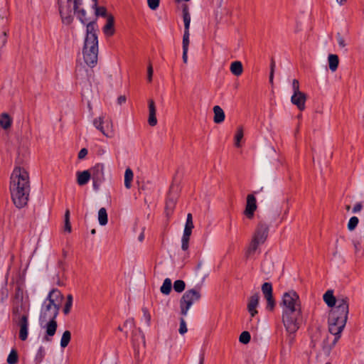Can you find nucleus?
Listing matches in <instances>:
<instances>
[{"mask_svg": "<svg viewBox=\"0 0 364 364\" xmlns=\"http://www.w3.org/2000/svg\"><path fill=\"white\" fill-rule=\"evenodd\" d=\"M282 304L284 325L289 333H294L299 328L302 320L299 295L294 291L284 293Z\"/></svg>", "mask_w": 364, "mask_h": 364, "instance_id": "1", "label": "nucleus"}, {"mask_svg": "<svg viewBox=\"0 0 364 364\" xmlns=\"http://www.w3.org/2000/svg\"><path fill=\"white\" fill-rule=\"evenodd\" d=\"M10 191L11 199L18 208L27 205L30 193L28 173L23 168L16 167L11 176Z\"/></svg>", "mask_w": 364, "mask_h": 364, "instance_id": "2", "label": "nucleus"}, {"mask_svg": "<svg viewBox=\"0 0 364 364\" xmlns=\"http://www.w3.org/2000/svg\"><path fill=\"white\" fill-rule=\"evenodd\" d=\"M95 21L87 23L86 36L82 49L85 63L90 67H94L97 62L98 39Z\"/></svg>", "mask_w": 364, "mask_h": 364, "instance_id": "3", "label": "nucleus"}, {"mask_svg": "<svg viewBox=\"0 0 364 364\" xmlns=\"http://www.w3.org/2000/svg\"><path fill=\"white\" fill-rule=\"evenodd\" d=\"M323 299L328 306L332 307L330 313L349 312V298L348 296L339 295L336 297L333 290H328L323 294Z\"/></svg>", "mask_w": 364, "mask_h": 364, "instance_id": "4", "label": "nucleus"}, {"mask_svg": "<svg viewBox=\"0 0 364 364\" xmlns=\"http://www.w3.org/2000/svg\"><path fill=\"white\" fill-rule=\"evenodd\" d=\"M349 312L346 313H329L328 316V331L333 335V344L335 345L341 337V332L346 326Z\"/></svg>", "mask_w": 364, "mask_h": 364, "instance_id": "5", "label": "nucleus"}, {"mask_svg": "<svg viewBox=\"0 0 364 364\" xmlns=\"http://www.w3.org/2000/svg\"><path fill=\"white\" fill-rule=\"evenodd\" d=\"M269 232V227L263 222H259L256 228L252 241L247 250V256L251 257L255 255L258 247L263 244L267 240Z\"/></svg>", "mask_w": 364, "mask_h": 364, "instance_id": "6", "label": "nucleus"}, {"mask_svg": "<svg viewBox=\"0 0 364 364\" xmlns=\"http://www.w3.org/2000/svg\"><path fill=\"white\" fill-rule=\"evenodd\" d=\"M201 297L200 288L196 287L187 290L180 300L181 314L186 316L191 306L200 300Z\"/></svg>", "mask_w": 364, "mask_h": 364, "instance_id": "7", "label": "nucleus"}, {"mask_svg": "<svg viewBox=\"0 0 364 364\" xmlns=\"http://www.w3.org/2000/svg\"><path fill=\"white\" fill-rule=\"evenodd\" d=\"M13 314L14 317L13 321L16 323L19 327V338L21 341H26L28 338V314H25L22 316L19 315V309L18 307L14 308Z\"/></svg>", "mask_w": 364, "mask_h": 364, "instance_id": "8", "label": "nucleus"}, {"mask_svg": "<svg viewBox=\"0 0 364 364\" xmlns=\"http://www.w3.org/2000/svg\"><path fill=\"white\" fill-rule=\"evenodd\" d=\"M59 310L60 306L48 303L47 301H44L42 305L39 316L40 324L42 325L45 321L48 320L56 319L59 314Z\"/></svg>", "mask_w": 364, "mask_h": 364, "instance_id": "9", "label": "nucleus"}, {"mask_svg": "<svg viewBox=\"0 0 364 364\" xmlns=\"http://www.w3.org/2000/svg\"><path fill=\"white\" fill-rule=\"evenodd\" d=\"M132 344L136 356L145 348V336L140 328L132 333Z\"/></svg>", "mask_w": 364, "mask_h": 364, "instance_id": "10", "label": "nucleus"}, {"mask_svg": "<svg viewBox=\"0 0 364 364\" xmlns=\"http://www.w3.org/2000/svg\"><path fill=\"white\" fill-rule=\"evenodd\" d=\"M89 171L92 173L91 178L93 181V186L97 189L104 180V165L97 164Z\"/></svg>", "mask_w": 364, "mask_h": 364, "instance_id": "11", "label": "nucleus"}, {"mask_svg": "<svg viewBox=\"0 0 364 364\" xmlns=\"http://www.w3.org/2000/svg\"><path fill=\"white\" fill-rule=\"evenodd\" d=\"M262 291L267 299V309L272 311L275 306V301L272 296V285L270 282H264L262 286Z\"/></svg>", "mask_w": 364, "mask_h": 364, "instance_id": "12", "label": "nucleus"}, {"mask_svg": "<svg viewBox=\"0 0 364 364\" xmlns=\"http://www.w3.org/2000/svg\"><path fill=\"white\" fill-rule=\"evenodd\" d=\"M44 323V325L43 323L41 325L43 328L46 329V336L44 337V340L46 341H50L51 338L55 334L57 331L58 323L56 319L48 320Z\"/></svg>", "mask_w": 364, "mask_h": 364, "instance_id": "13", "label": "nucleus"}, {"mask_svg": "<svg viewBox=\"0 0 364 364\" xmlns=\"http://www.w3.org/2000/svg\"><path fill=\"white\" fill-rule=\"evenodd\" d=\"M68 3L72 2V0H67ZM59 13L61 16V19L63 23L70 24L73 21V16L71 15V9L70 6L64 7L60 4V0H58Z\"/></svg>", "mask_w": 364, "mask_h": 364, "instance_id": "14", "label": "nucleus"}, {"mask_svg": "<svg viewBox=\"0 0 364 364\" xmlns=\"http://www.w3.org/2000/svg\"><path fill=\"white\" fill-rule=\"evenodd\" d=\"M257 209L256 198L252 194H249L247 196V203L245 210V215L251 219L254 216L255 211Z\"/></svg>", "mask_w": 364, "mask_h": 364, "instance_id": "15", "label": "nucleus"}, {"mask_svg": "<svg viewBox=\"0 0 364 364\" xmlns=\"http://www.w3.org/2000/svg\"><path fill=\"white\" fill-rule=\"evenodd\" d=\"M306 100V95L302 92H294L291 97V103L296 105L297 108L301 111H303L305 109Z\"/></svg>", "mask_w": 364, "mask_h": 364, "instance_id": "16", "label": "nucleus"}, {"mask_svg": "<svg viewBox=\"0 0 364 364\" xmlns=\"http://www.w3.org/2000/svg\"><path fill=\"white\" fill-rule=\"evenodd\" d=\"M62 299L63 294L61 292L56 289H53L49 292L45 301L60 306Z\"/></svg>", "mask_w": 364, "mask_h": 364, "instance_id": "17", "label": "nucleus"}, {"mask_svg": "<svg viewBox=\"0 0 364 364\" xmlns=\"http://www.w3.org/2000/svg\"><path fill=\"white\" fill-rule=\"evenodd\" d=\"M259 294L255 293L253 295H252L249 299L247 309L249 313L250 314L251 317H254L257 314L256 308L259 304Z\"/></svg>", "mask_w": 364, "mask_h": 364, "instance_id": "18", "label": "nucleus"}, {"mask_svg": "<svg viewBox=\"0 0 364 364\" xmlns=\"http://www.w3.org/2000/svg\"><path fill=\"white\" fill-rule=\"evenodd\" d=\"M6 24H7V19L4 17L0 16V48L4 47L7 42Z\"/></svg>", "mask_w": 364, "mask_h": 364, "instance_id": "19", "label": "nucleus"}, {"mask_svg": "<svg viewBox=\"0 0 364 364\" xmlns=\"http://www.w3.org/2000/svg\"><path fill=\"white\" fill-rule=\"evenodd\" d=\"M149 119L148 123L150 126L154 127L157 124V119L156 117V105L153 100H149Z\"/></svg>", "mask_w": 364, "mask_h": 364, "instance_id": "20", "label": "nucleus"}, {"mask_svg": "<svg viewBox=\"0 0 364 364\" xmlns=\"http://www.w3.org/2000/svg\"><path fill=\"white\" fill-rule=\"evenodd\" d=\"M114 18L112 15H108L107 23L103 27V32L107 36H112L114 33Z\"/></svg>", "mask_w": 364, "mask_h": 364, "instance_id": "21", "label": "nucleus"}, {"mask_svg": "<svg viewBox=\"0 0 364 364\" xmlns=\"http://www.w3.org/2000/svg\"><path fill=\"white\" fill-rule=\"evenodd\" d=\"M77 182L79 186H84L88 183L91 178L92 173L89 170L77 172Z\"/></svg>", "mask_w": 364, "mask_h": 364, "instance_id": "22", "label": "nucleus"}, {"mask_svg": "<svg viewBox=\"0 0 364 364\" xmlns=\"http://www.w3.org/2000/svg\"><path fill=\"white\" fill-rule=\"evenodd\" d=\"M213 121L216 124H220L225 120V112L223 109L219 105H215L213 107Z\"/></svg>", "mask_w": 364, "mask_h": 364, "instance_id": "23", "label": "nucleus"}, {"mask_svg": "<svg viewBox=\"0 0 364 364\" xmlns=\"http://www.w3.org/2000/svg\"><path fill=\"white\" fill-rule=\"evenodd\" d=\"M104 124H105V120H104V117L103 116H101V117H100L98 118H96L93 121L94 126L98 130H100L105 136H106L107 137L112 136V132H107L105 129V127L103 126Z\"/></svg>", "mask_w": 364, "mask_h": 364, "instance_id": "24", "label": "nucleus"}, {"mask_svg": "<svg viewBox=\"0 0 364 364\" xmlns=\"http://www.w3.org/2000/svg\"><path fill=\"white\" fill-rule=\"evenodd\" d=\"M12 120L7 113H3L0 116V127L4 129L10 128Z\"/></svg>", "mask_w": 364, "mask_h": 364, "instance_id": "25", "label": "nucleus"}, {"mask_svg": "<svg viewBox=\"0 0 364 364\" xmlns=\"http://www.w3.org/2000/svg\"><path fill=\"white\" fill-rule=\"evenodd\" d=\"M230 71L235 76H240L243 71L242 63L240 61H234L230 65Z\"/></svg>", "mask_w": 364, "mask_h": 364, "instance_id": "26", "label": "nucleus"}, {"mask_svg": "<svg viewBox=\"0 0 364 364\" xmlns=\"http://www.w3.org/2000/svg\"><path fill=\"white\" fill-rule=\"evenodd\" d=\"M328 65L329 69L334 72L337 70L338 63H339V59L337 55L335 54H330L328 58Z\"/></svg>", "mask_w": 364, "mask_h": 364, "instance_id": "27", "label": "nucleus"}, {"mask_svg": "<svg viewBox=\"0 0 364 364\" xmlns=\"http://www.w3.org/2000/svg\"><path fill=\"white\" fill-rule=\"evenodd\" d=\"M133 171L130 168H127L124 173V186L128 189H129L132 186V181L133 180Z\"/></svg>", "mask_w": 364, "mask_h": 364, "instance_id": "28", "label": "nucleus"}, {"mask_svg": "<svg viewBox=\"0 0 364 364\" xmlns=\"http://www.w3.org/2000/svg\"><path fill=\"white\" fill-rule=\"evenodd\" d=\"M94 1V4L92 5V8L95 10V15L97 16L107 17V9L104 6H97V0H92Z\"/></svg>", "mask_w": 364, "mask_h": 364, "instance_id": "29", "label": "nucleus"}, {"mask_svg": "<svg viewBox=\"0 0 364 364\" xmlns=\"http://www.w3.org/2000/svg\"><path fill=\"white\" fill-rule=\"evenodd\" d=\"M172 283L169 278L164 279L162 286L160 288L161 292L165 295H168L171 291Z\"/></svg>", "mask_w": 364, "mask_h": 364, "instance_id": "30", "label": "nucleus"}, {"mask_svg": "<svg viewBox=\"0 0 364 364\" xmlns=\"http://www.w3.org/2000/svg\"><path fill=\"white\" fill-rule=\"evenodd\" d=\"M98 220L101 225H105L107 224L108 218L107 210L105 208H101L98 212Z\"/></svg>", "mask_w": 364, "mask_h": 364, "instance_id": "31", "label": "nucleus"}, {"mask_svg": "<svg viewBox=\"0 0 364 364\" xmlns=\"http://www.w3.org/2000/svg\"><path fill=\"white\" fill-rule=\"evenodd\" d=\"M71 339V333L69 331H65L63 332L61 340H60V346L63 348L67 347Z\"/></svg>", "mask_w": 364, "mask_h": 364, "instance_id": "32", "label": "nucleus"}, {"mask_svg": "<svg viewBox=\"0 0 364 364\" xmlns=\"http://www.w3.org/2000/svg\"><path fill=\"white\" fill-rule=\"evenodd\" d=\"M186 288V283L184 281L178 279L173 283V289L178 293H181L184 291Z\"/></svg>", "mask_w": 364, "mask_h": 364, "instance_id": "33", "label": "nucleus"}, {"mask_svg": "<svg viewBox=\"0 0 364 364\" xmlns=\"http://www.w3.org/2000/svg\"><path fill=\"white\" fill-rule=\"evenodd\" d=\"M6 361L8 364H16L18 363V353L16 350H11Z\"/></svg>", "mask_w": 364, "mask_h": 364, "instance_id": "34", "label": "nucleus"}, {"mask_svg": "<svg viewBox=\"0 0 364 364\" xmlns=\"http://www.w3.org/2000/svg\"><path fill=\"white\" fill-rule=\"evenodd\" d=\"M72 305H73V296L71 294H68L67 296V301H66L65 306L63 308V313L65 315H67L70 313Z\"/></svg>", "mask_w": 364, "mask_h": 364, "instance_id": "35", "label": "nucleus"}, {"mask_svg": "<svg viewBox=\"0 0 364 364\" xmlns=\"http://www.w3.org/2000/svg\"><path fill=\"white\" fill-rule=\"evenodd\" d=\"M359 223V220L358 218V217L356 216H353L350 218L348 223V230L350 231H353L355 229V228L357 227L358 224Z\"/></svg>", "mask_w": 364, "mask_h": 364, "instance_id": "36", "label": "nucleus"}, {"mask_svg": "<svg viewBox=\"0 0 364 364\" xmlns=\"http://www.w3.org/2000/svg\"><path fill=\"white\" fill-rule=\"evenodd\" d=\"M183 23H191V14L187 5H184L182 9Z\"/></svg>", "mask_w": 364, "mask_h": 364, "instance_id": "37", "label": "nucleus"}, {"mask_svg": "<svg viewBox=\"0 0 364 364\" xmlns=\"http://www.w3.org/2000/svg\"><path fill=\"white\" fill-rule=\"evenodd\" d=\"M77 18L80 21V22L83 24H86L87 18H86V11L83 9H78L77 11H74Z\"/></svg>", "mask_w": 364, "mask_h": 364, "instance_id": "38", "label": "nucleus"}, {"mask_svg": "<svg viewBox=\"0 0 364 364\" xmlns=\"http://www.w3.org/2000/svg\"><path fill=\"white\" fill-rule=\"evenodd\" d=\"M243 137V130L242 127H239L237 130L236 134L235 136V145L237 147L240 146V141Z\"/></svg>", "mask_w": 364, "mask_h": 364, "instance_id": "39", "label": "nucleus"}, {"mask_svg": "<svg viewBox=\"0 0 364 364\" xmlns=\"http://www.w3.org/2000/svg\"><path fill=\"white\" fill-rule=\"evenodd\" d=\"M65 231H67L68 232H71V225L70 222V210L68 209L66 210L65 213V227H64Z\"/></svg>", "mask_w": 364, "mask_h": 364, "instance_id": "40", "label": "nucleus"}, {"mask_svg": "<svg viewBox=\"0 0 364 364\" xmlns=\"http://www.w3.org/2000/svg\"><path fill=\"white\" fill-rule=\"evenodd\" d=\"M250 333L248 331H243L240 335L239 341L242 343L247 344L250 342Z\"/></svg>", "mask_w": 364, "mask_h": 364, "instance_id": "41", "label": "nucleus"}, {"mask_svg": "<svg viewBox=\"0 0 364 364\" xmlns=\"http://www.w3.org/2000/svg\"><path fill=\"white\" fill-rule=\"evenodd\" d=\"M189 37H190V33H183V41H182L183 50H188V46H189V43H190Z\"/></svg>", "mask_w": 364, "mask_h": 364, "instance_id": "42", "label": "nucleus"}, {"mask_svg": "<svg viewBox=\"0 0 364 364\" xmlns=\"http://www.w3.org/2000/svg\"><path fill=\"white\" fill-rule=\"evenodd\" d=\"M187 326H186V322L183 318H181L180 319V327L178 329L179 333L181 335H183L187 332Z\"/></svg>", "mask_w": 364, "mask_h": 364, "instance_id": "43", "label": "nucleus"}, {"mask_svg": "<svg viewBox=\"0 0 364 364\" xmlns=\"http://www.w3.org/2000/svg\"><path fill=\"white\" fill-rule=\"evenodd\" d=\"M274 68H275V61L273 58H272L271 63H270V73H269V82L272 85L273 84Z\"/></svg>", "mask_w": 364, "mask_h": 364, "instance_id": "44", "label": "nucleus"}, {"mask_svg": "<svg viewBox=\"0 0 364 364\" xmlns=\"http://www.w3.org/2000/svg\"><path fill=\"white\" fill-rule=\"evenodd\" d=\"M148 6L151 10H156L160 3V0H147Z\"/></svg>", "mask_w": 364, "mask_h": 364, "instance_id": "45", "label": "nucleus"}, {"mask_svg": "<svg viewBox=\"0 0 364 364\" xmlns=\"http://www.w3.org/2000/svg\"><path fill=\"white\" fill-rule=\"evenodd\" d=\"M185 228H188L190 229H192L194 228L193 223V217L191 213H188L187 215L186 222L185 225Z\"/></svg>", "mask_w": 364, "mask_h": 364, "instance_id": "46", "label": "nucleus"}, {"mask_svg": "<svg viewBox=\"0 0 364 364\" xmlns=\"http://www.w3.org/2000/svg\"><path fill=\"white\" fill-rule=\"evenodd\" d=\"M153 73L154 70L152 65L149 63L147 68V80L149 82H151L152 80Z\"/></svg>", "mask_w": 364, "mask_h": 364, "instance_id": "47", "label": "nucleus"}, {"mask_svg": "<svg viewBox=\"0 0 364 364\" xmlns=\"http://www.w3.org/2000/svg\"><path fill=\"white\" fill-rule=\"evenodd\" d=\"M292 90H293V93L301 92L299 90V82L296 79L293 80V81H292Z\"/></svg>", "mask_w": 364, "mask_h": 364, "instance_id": "48", "label": "nucleus"}, {"mask_svg": "<svg viewBox=\"0 0 364 364\" xmlns=\"http://www.w3.org/2000/svg\"><path fill=\"white\" fill-rule=\"evenodd\" d=\"M134 326H135V324H134V321L133 318H129V319L126 320L124 323V327L129 328L130 329L134 328Z\"/></svg>", "mask_w": 364, "mask_h": 364, "instance_id": "49", "label": "nucleus"}, {"mask_svg": "<svg viewBox=\"0 0 364 364\" xmlns=\"http://www.w3.org/2000/svg\"><path fill=\"white\" fill-rule=\"evenodd\" d=\"M189 240L188 238H183L182 237V240H181V248L183 250L186 251L188 249V247H189Z\"/></svg>", "mask_w": 364, "mask_h": 364, "instance_id": "50", "label": "nucleus"}, {"mask_svg": "<svg viewBox=\"0 0 364 364\" xmlns=\"http://www.w3.org/2000/svg\"><path fill=\"white\" fill-rule=\"evenodd\" d=\"M143 311V313H144V318L147 323V325L149 326L150 324V321H151V315L149 314L148 310L146 309V308H144L142 309Z\"/></svg>", "mask_w": 364, "mask_h": 364, "instance_id": "51", "label": "nucleus"}, {"mask_svg": "<svg viewBox=\"0 0 364 364\" xmlns=\"http://www.w3.org/2000/svg\"><path fill=\"white\" fill-rule=\"evenodd\" d=\"M73 2V10L74 11H77L80 9V6L82 5V0H72Z\"/></svg>", "mask_w": 364, "mask_h": 364, "instance_id": "52", "label": "nucleus"}, {"mask_svg": "<svg viewBox=\"0 0 364 364\" xmlns=\"http://www.w3.org/2000/svg\"><path fill=\"white\" fill-rule=\"evenodd\" d=\"M87 149L85 148H82L78 153V159H83L86 155L87 154Z\"/></svg>", "mask_w": 364, "mask_h": 364, "instance_id": "53", "label": "nucleus"}, {"mask_svg": "<svg viewBox=\"0 0 364 364\" xmlns=\"http://www.w3.org/2000/svg\"><path fill=\"white\" fill-rule=\"evenodd\" d=\"M192 232V229H190L188 228H185L183 231V238H188L190 239V236Z\"/></svg>", "mask_w": 364, "mask_h": 364, "instance_id": "54", "label": "nucleus"}, {"mask_svg": "<svg viewBox=\"0 0 364 364\" xmlns=\"http://www.w3.org/2000/svg\"><path fill=\"white\" fill-rule=\"evenodd\" d=\"M362 208H363V205H362V203H357L354 205V207H353V213H356L360 212V211L361 210Z\"/></svg>", "mask_w": 364, "mask_h": 364, "instance_id": "55", "label": "nucleus"}, {"mask_svg": "<svg viewBox=\"0 0 364 364\" xmlns=\"http://www.w3.org/2000/svg\"><path fill=\"white\" fill-rule=\"evenodd\" d=\"M188 50H183V61L184 63H187L188 62Z\"/></svg>", "mask_w": 364, "mask_h": 364, "instance_id": "56", "label": "nucleus"}, {"mask_svg": "<svg viewBox=\"0 0 364 364\" xmlns=\"http://www.w3.org/2000/svg\"><path fill=\"white\" fill-rule=\"evenodd\" d=\"M126 102V97L124 95H121L117 98V102L119 105H122Z\"/></svg>", "mask_w": 364, "mask_h": 364, "instance_id": "57", "label": "nucleus"}, {"mask_svg": "<svg viewBox=\"0 0 364 364\" xmlns=\"http://www.w3.org/2000/svg\"><path fill=\"white\" fill-rule=\"evenodd\" d=\"M190 24L191 23H184V33H190Z\"/></svg>", "mask_w": 364, "mask_h": 364, "instance_id": "58", "label": "nucleus"}, {"mask_svg": "<svg viewBox=\"0 0 364 364\" xmlns=\"http://www.w3.org/2000/svg\"><path fill=\"white\" fill-rule=\"evenodd\" d=\"M338 43L340 46H341V47H344L345 46L344 40L341 36H339L338 38Z\"/></svg>", "mask_w": 364, "mask_h": 364, "instance_id": "59", "label": "nucleus"}, {"mask_svg": "<svg viewBox=\"0 0 364 364\" xmlns=\"http://www.w3.org/2000/svg\"><path fill=\"white\" fill-rule=\"evenodd\" d=\"M144 239V231L141 232L140 233V235H139V237H138V240L140 241V242H142Z\"/></svg>", "mask_w": 364, "mask_h": 364, "instance_id": "60", "label": "nucleus"}, {"mask_svg": "<svg viewBox=\"0 0 364 364\" xmlns=\"http://www.w3.org/2000/svg\"><path fill=\"white\" fill-rule=\"evenodd\" d=\"M43 354H44L43 348V347H40V348L38 350V355H40L41 357L43 358Z\"/></svg>", "mask_w": 364, "mask_h": 364, "instance_id": "61", "label": "nucleus"}, {"mask_svg": "<svg viewBox=\"0 0 364 364\" xmlns=\"http://www.w3.org/2000/svg\"><path fill=\"white\" fill-rule=\"evenodd\" d=\"M174 205V202L173 200H170L168 199L167 201H166V206H173Z\"/></svg>", "mask_w": 364, "mask_h": 364, "instance_id": "62", "label": "nucleus"}, {"mask_svg": "<svg viewBox=\"0 0 364 364\" xmlns=\"http://www.w3.org/2000/svg\"><path fill=\"white\" fill-rule=\"evenodd\" d=\"M203 362H204V356L201 355L200 358V361H199L198 364H203Z\"/></svg>", "mask_w": 364, "mask_h": 364, "instance_id": "63", "label": "nucleus"}, {"mask_svg": "<svg viewBox=\"0 0 364 364\" xmlns=\"http://www.w3.org/2000/svg\"><path fill=\"white\" fill-rule=\"evenodd\" d=\"M336 1L340 5H342V4H343L346 1V0H336Z\"/></svg>", "mask_w": 364, "mask_h": 364, "instance_id": "64", "label": "nucleus"}]
</instances>
